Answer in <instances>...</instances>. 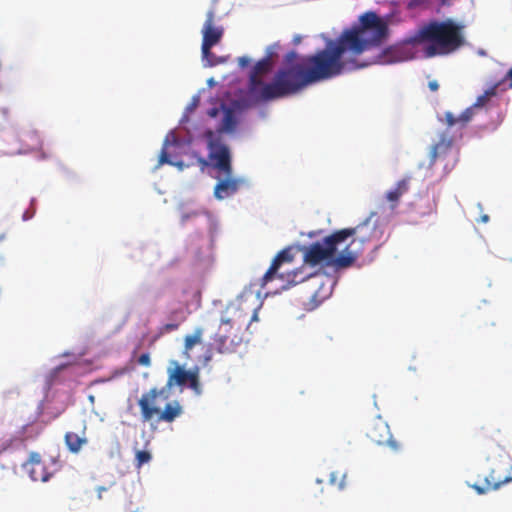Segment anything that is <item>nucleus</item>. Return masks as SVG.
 <instances>
[{
    "label": "nucleus",
    "mask_w": 512,
    "mask_h": 512,
    "mask_svg": "<svg viewBox=\"0 0 512 512\" xmlns=\"http://www.w3.org/2000/svg\"><path fill=\"white\" fill-rule=\"evenodd\" d=\"M167 146H168V139L166 138L165 141H164V145H163V148L160 152V155H159V165H163V164H172V162L170 161L169 159V154L167 152Z\"/></svg>",
    "instance_id": "bb28decb"
},
{
    "label": "nucleus",
    "mask_w": 512,
    "mask_h": 512,
    "mask_svg": "<svg viewBox=\"0 0 512 512\" xmlns=\"http://www.w3.org/2000/svg\"><path fill=\"white\" fill-rule=\"evenodd\" d=\"M452 139L442 135L439 142L432 146L430 151V165H434L437 159L445 156L451 149Z\"/></svg>",
    "instance_id": "6ab92c4d"
},
{
    "label": "nucleus",
    "mask_w": 512,
    "mask_h": 512,
    "mask_svg": "<svg viewBox=\"0 0 512 512\" xmlns=\"http://www.w3.org/2000/svg\"><path fill=\"white\" fill-rule=\"evenodd\" d=\"M300 41H301L300 36H296V37L294 38V42H295L296 44H297V43H299Z\"/></svg>",
    "instance_id": "c9c22d12"
},
{
    "label": "nucleus",
    "mask_w": 512,
    "mask_h": 512,
    "mask_svg": "<svg viewBox=\"0 0 512 512\" xmlns=\"http://www.w3.org/2000/svg\"><path fill=\"white\" fill-rule=\"evenodd\" d=\"M408 189L409 181L407 179H402L397 182L393 189L386 193V199L388 202H390V207L392 210L397 207L400 198L408 191Z\"/></svg>",
    "instance_id": "a211bd4d"
},
{
    "label": "nucleus",
    "mask_w": 512,
    "mask_h": 512,
    "mask_svg": "<svg viewBox=\"0 0 512 512\" xmlns=\"http://www.w3.org/2000/svg\"><path fill=\"white\" fill-rule=\"evenodd\" d=\"M366 435L375 444H388L393 450L399 449V444L391 437L388 424L381 417H377L369 424Z\"/></svg>",
    "instance_id": "f8f14e48"
},
{
    "label": "nucleus",
    "mask_w": 512,
    "mask_h": 512,
    "mask_svg": "<svg viewBox=\"0 0 512 512\" xmlns=\"http://www.w3.org/2000/svg\"><path fill=\"white\" fill-rule=\"evenodd\" d=\"M255 318H256V314H254L252 317L249 318L248 323H250Z\"/></svg>",
    "instance_id": "e433bc0d"
},
{
    "label": "nucleus",
    "mask_w": 512,
    "mask_h": 512,
    "mask_svg": "<svg viewBox=\"0 0 512 512\" xmlns=\"http://www.w3.org/2000/svg\"><path fill=\"white\" fill-rule=\"evenodd\" d=\"M224 116L219 128L220 132H233L237 125V119L235 111L224 104H221Z\"/></svg>",
    "instance_id": "aec40b11"
},
{
    "label": "nucleus",
    "mask_w": 512,
    "mask_h": 512,
    "mask_svg": "<svg viewBox=\"0 0 512 512\" xmlns=\"http://www.w3.org/2000/svg\"><path fill=\"white\" fill-rule=\"evenodd\" d=\"M238 63L240 67L245 68L250 64V59L243 56L238 59Z\"/></svg>",
    "instance_id": "7c9ffc66"
},
{
    "label": "nucleus",
    "mask_w": 512,
    "mask_h": 512,
    "mask_svg": "<svg viewBox=\"0 0 512 512\" xmlns=\"http://www.w3.org/2000/svg\"><path fill=\"white\" fill-rule=\"evenodd\" d=\"M464 29L463 24L453 19L435 20L422 26L411 36L410 42L423 45L427 57L449 55L464 46Z\"/></svg>",
    "instance_id": "20e7f679"
},
{
    "label": "nucleus",
    "mask_w": 512,
    "mask_h": 512,
    "mask_svg": "<svg viewBox=\"0 0 512 512\" xmlns=\"http://www.w3.org/2000/svg\"><path fill=\"white\" fill-rule=\"evenodd\" d=\"M488 220H489V216L488 215L482 216V221L483 222H487Z\"/></svg>",
    "instance_id": "f704fd0d"
},
{
    "label": "nucleus",
    "mask_w": 512,
    "mask_h": 512,
    "mask_svg": "<svg viewBox=\"0 0 512 512\" xmlns=\"http://www.w3.org/2000/svg\"><path fill=\"white\" fill-rule=\"evenodd\" d=\"M138 363L143 366H149L151 364L150 356L148 353H143L138 358Z\"/></svg>",
    "instance_id": "c85d7f7f"
},
{
    "label": "nucleus",
    "mask_w": 512,
    "mask_h": 512,
    "mask_svg": "<svg viewBox=\"0 0 512 512\" xmlns=\"http://www.w3.org/2000/svg\"><path fill=\"white\" fill-rule=\"evenodd\" d=\"M166 392V388L158 389L154 387L141 395L138 400V405L143 423H149L153 421L156 423H171L176 418L181 416L183 413V408L178 401H171L166 403L163 410H161V408L158 406L157 399Z\"/></svg>",
    "instance_id": "423d86ee"
},
{
    "label": "nucleus",
    "mask_w": 512,
    "mask_h": 512,
    "mask_svg": "<svg viewBox=\"0 0 512 512\" xmlns=\"http://www.w3.org/2000/svg\"><path fill=\"white\" fill-rule=\"evenodd\" d=\"M65 443L71 452L77 453L80 451L82 445L87 443V439L79 436L77 433L67 432L65 434Z\"/></svg>",
    "instance_id": "4be33fe9"
},
{
    "label": "nucleus",
    "mask_w": 512,
    "mask_h": 512,
    "mask_svg": "<svg viewBox=\"0 0 512 512\" xmlns=\"http://www.w3.org/2000/svg\"><path fill=\"white\" fill-rule=\"evenodd\" d=\"M204 330L201 327H197L194 332L190 335H186L184 338V353L189 357V352L193 347L202 342Z\"/></svg>",
    "instance_id": "412c9836"
},
{
    "label": "nucleus",
    "mask_w": 512,
    "mask_h": 512,
    "mask_svg": "<svg viewBox=\"0 0 512 512\" xmlns=\"http://www.w3.org/2000/svg\"><path fill=\"white\" fill-rule=\"evenodd\" d=\"M388 36L387 22L375 12L369 11L359 17L357 24L344 29L336 39L328 40L325 48L316 54L332 79L344 72L373 64L362 59V54L382 45Z\"/></svg>",
    "instance_id": "f257e3e1"
},
{
    "label": "nucleus",
    "mask_w": 512,
    "mask_h": 512,
    "mask_svg": "<svg viewBox=\"0 0 512 512\" xmlns=\"http://www.w3.org/2000/svg\"><path fill=\"white\" fill-rule=\"evenodd\" d=\"M297 58L295 51L288 52L285 60L291 66L279 70L272 83L262 81L256 91L249 93L258 100L268 101L293 94L309 84L331 79L316 53L302 57L293 64Z\"/></svg>",
    "instance_id": "7ed1b4c3"
},
{
    "label": "nucleus",
    "mask_w": 512,
    "mask_h": 512,
    "mask_svg": "<svg viewBox=\"0 0 512 512\" xmlns=\"http://www.w3.org/2000/svg\"><path fill=\"white\" fill-rule=\"evenodd\" d=\"M502 86V81L497 82L492 87L487 89L482 95L478 96L473 106L465 109L458 117L450 111L444 113V118L440 121L444 122L447 127H453L458 125L460 129H463L471 121L474 115V108L484 107L488 101L497 94L498 88Z\"/></svg>",
    "instance_id": "6e6552de"
},
{
    "label": "nucleus",
    "mask_w": 512,
    "mask_h": 512,
    "mask_svg": "<svg viewBox=\"0 0 512 512\" xmlns=\"http://www.w3.org/2000/svg\"><path fill=\"white\" fill-rule=\"evenodd\" d=\"M411 37L403 43H398L384 49L373 63L391 64L410 60L414 57L412 47L419 43H411Z\"/></svg>",
    "instance_id": "9b49d317"
},
{
    "label": "nucleus",
    "mask_w": 512,
    "mask_h": 512,
    "mask_svg": "<svg viewBox=\"0 0 512 512\" xmlns=\"http://www.w3.org/2000/svg\"><path fill=\"white\" fill-rule=\"evenodd\" d=\"M178 327H179V323H167L161 327L160 332L168 333V332L177 330Z\"/></svg>",
    "instance_id": "cd10ccee"
},
{
    "label": "nucleus",
    "mask_w": 512,
    "mask_h": 512,
    "mask_svg": "<svg viewBox=\"0 0 512 512\" xmlns=\"http://www.w3.org/2000/svg\"><path fill=\"white\" fill-rule=\"evenodd\" d=\"M244 183V180L239 178H233L232 175L225 176L223 179H220L215 188H214V196L218 200H223L225 198L231 197L235 193L238 192L240 186Z\"/></svg>",
    "instance_id": "2eb2a0df"
},
{
    "label": "nucleus",
    "mask_w": 512,
    "mask_h": 512,
    "mask_svg": "<svg viewBox=\"0 0 512 512\" xmlns=\"http://www.w3.org/2000/svg\"><path fill=\"white\" fill-rule=\"evenodd\" d=\"M20 147L18 153H27L37 150L41 146V139L35 130H23L18 134Z\"/></svg>",
    "instance_id": "dca6fc26"
},
{
    "label": "nucleus",
    "mask_w": 512,
    "mask_h": 512,
    "mask_svg": "<svg viewBox=\"0 0 512 512\" xmlns=\"http://www.w3.org/2000/svg\"><path fill=\"white\" fill-rule=\"evenodd\" d=\"M202 45L201 50L209 54L214 46L219 44L224 35V27L215 23V10L210 9L206 13V20L202 27Z\"/></svg>",
    "instance_id": "9d476101"
},
{
    "label": "nucleus",
    "mask_w": 512,
    "mask_h": 512,
    "mask_svg": "<svg viewBox=\"0 0 512 512\" xmlns=\"http://www.w3.org/2000/svg\"><path fill=\"white\" fill-rule=\"evenodd\" d=\"M181 316L180 317V321L183 322L185 320V317L183 316V313L181 310H175L171 313V317H177V316Z\"/></svg>",
    "instance_id": "473e14b6"
},
{
    "label": "nucleus",
    "mask_w": 512,
    "mask_h": 512,
    "mask_svg": "<svg viewBox=\"0 0 512 512\" xmlns=\"http://www.w3.org/2000/svg\"><path fill=\"white\" fill-rule=\"evenodd\" d=\"M271 68V58L270 56H267L260 61H258L249 77V85L248 89L249 91H256L257 86L262 84V80L260 79V76L267 73Z\"/></svg>",
    "instance_id": "f3484780"
},
{
    "label": "nucleus",
    "mask_w": 512,
    "mask_h": 512,
    "mask_svg": "<svg viewBox=\"0 0 512 512\" xmlns=\"http://www.w3.org/2000/svg\"><path fill=\"white\" fill-rule=\"evenodd\" d=\"M231 316L221 318L218 331L213 337L212 346L218 353H234L242 343L241 330L247 319V313H242L240 307L230 308Z\"/></svg>",
    "instance_id": "39448f33"
},
{
    "label": "nucleus",
    "mask_w": 512,
    "mask_h": 512,
    "mask_svg": "<svg viewBox=\"0 0 512 512\" xmlns=\"http://www.w3.org/2000/svg\"><path fill=\"white\" fill-rule=\"evenodd\" d=\"M372 216L373 214L355 227L333 232L324 238L323 244L319 242L311 244L304 253L305 263L315 266L330 260L338 248L344 245L341 254L332 260V265L336 269L351 267L363 253L365 244L382 238L383 231L375 222H372Z\"/></svg>",
    "instance_id": "f03ea898"
},
{
    "label": "nucleus",
    "mask_w": 512,
    "mask_h": 512,
    "mask_svg": "<svg viewBox=\"0 0 512 512\" xmlns=\"http://www.w3.org/2000/svg\"><path fill=\"white\" fill-rule=\"evenodd\" d=\"M294 260V255L291 252L290 248H285L281 250L273 259L269 269L263 275L261 279L262 286H265L270 281L278 278L282 280L285 285L283 288H287L291 285H296L302 282L306 277L301 276V271L299 270H291V271H281V268L284 264H291Z\"/></svg>",
    "instance_id": "0eeeda50"
},
{
    "label": "nucleus",
    "mask_w": 512,
    "mask_h": 512,
    "mask_svg": "<svg viewBox=\"0 0 512 512\" xmlns=\"http://www.w3.org/2000/svg\"><path fill=\"white\" fill-rule=\"evenodd\" d=\"M201 52H202V58H203V60H205L207 62L208 66H215V65L223 62V60H221L220 58H217L211 52V50H209V54H205L203 50H201Z\"/></svg>",
    "instance_id": "a878e982"
},
{
    "label": "nucleus",
    "mask_w": 512,
    "mask_h": 512,
    "mask_svg": "<svg viewBox=\"0 0 512 512\" xmlns=\"http://www.w3.org/2000/svg\"><path fill=\"white\" fill-rule=\"evenodd\" d=\"M329 481L339 490H343L346 487V474L341 471L331 472Z\"/></svg>",
    "instance_id": "b1692460"
},
{
    "label": "nucleus",
    "mask_w": 512,
    "mask_h": 512,
    "mask_svg": "<svg viewBox=\"0 0 512 512\" xmlns=\"http://www.w3.org/2000/svg\"><path fill=\"white\" fill-rule=\"evenodd\" d=\"M24 468L28 471L33 481L46 482L51 476L42 462L41 455L36 452L30 453L29 459L25 463Z\"/></svg>",
    "instance_id": "4468645a"
},
{
    "label": "nucleus",
    "mask_w": 512,
    "mask_h": 512,
    "mask_svg": "<svg viewBox=\"0 0 512 512\" xmlns=\"http://www.w3.org/2000/svg\"><path fill=\"white\" fill-rule=\"evenodd\" d=\"M219 113V110L217 108H212L208 111V115L211 117H216Z\"/></svg>",
    "instance_id": "72a5a7b5"
},
{
    "label": "nucleus",
    "mask_w": 512,
    "mask_h": 512,
    "mask_svg": "<svg viewBox=\"0 0 512 512\" xmlns=\"http://www.w3.org/2000/svg\"><path fill=\"white\" fill-rule=\"evenodd\" d=\"M210 149L209 158L213 166L224 176L232 175L231 154L228 146L222 143H211Z\"/></svg>",
    "instance_id": "ddd939ff"
},
{
    "label": "nucleus",
    "mask_w": 512,
    "mask_h": 512,
    "mask_svg": "<svg viewBox=\"0 0 512 512\" xmlns=\"http://www.w3.org/2000/svg\"><path fill=\"white\" fill-rule=\"evenodd\" d=\"M428 87L431 91L435 92L439 88V84L436 80H432L428 83Z\"/></svg>",
    "instance_id": "2f4dec72"
},
{
    "label": "nucleus",
    "mask_w": 512,
    "mask_h": 512,
    "mask_svg": "<svg viewBox=\"0 0 512 512\" xmlns=\"http://www.w3.org/2000/svg\"><path fill=\"white\" fill-rule=\"evenodd\" d=\"M509 482H512V476L511 477H506L502 481H497V482H490L488 478H485V485H483V486L473 485V488L476 490V492L478 494H484V493H486L487 491H489L491 489L492 490H497V489L500 488V486L502 484H506V483H509Z\"/></svg>",
    "instance_id": "5701e85b"
},
{
    "label": "nucleus",
    "mask_w": 512,
    "mask_h": 512,
    "mask_svg": "<svg viewBox=\"0 0 512 512\" xmlns=\"http://www.w3.org/2000/svg\"><path fill=\"white\" fill-rule=\"evenodd\" d=\"M174 385L185 386L188 385L196 394L201 393V385L199 381V368L192 370H185L177 362H174V368L168 371V380L166 383V391L172 388Z\"/></svg>",
    "instance_id": "1a4fd4ad"
},
{
    "label": "nucleus",
    "mask_w": 512,
    "mask_h": 512,
    "mask_svg": "<svg viewBox=\"0 0 512 512\" xmlns=\"http://www.w3.org/2000/svg\"><path fill=\"white\" fill-rule=\"evenodd\" d=\"M509 81L508 88L512 89V67L509 69L505 77L501 80L502 85L505 83V81Z\"/></svg>",
    "instance_id": "c756f323"
},
{
    "label": "nucleus",
    "mask_w": 512,
    "mask_h": 512,
    "mask_svg": "<svg viewBox=\"0 0 512 512\" xmlns=\"http://www.w3.org/2000/svg\"><path fill=\"white\" fill-rule=\"evenodd\" d=\"M151 460V454L148 451L139 450L136 453L137 467H141L143 464L148 463Z\"/></svg>",
    "instance_id": "393cba45"
},
{
    "label": "nucleus",
    "mask_w": 512,
    "mask_h": 512,
    "mask_svg": "<svg viewBox=\"0 0 512 512\" xmlns=\"http://www.w3.org/2000/svg\"><path fill=\"white\" fill-rule=\"evenodd\" d=\"M104 490H105V488H104V487L99 488V492H100V493H101V492H103Z\"/></svg>",
    "instance_id": "4c0bfd02"
}]
</instances>
